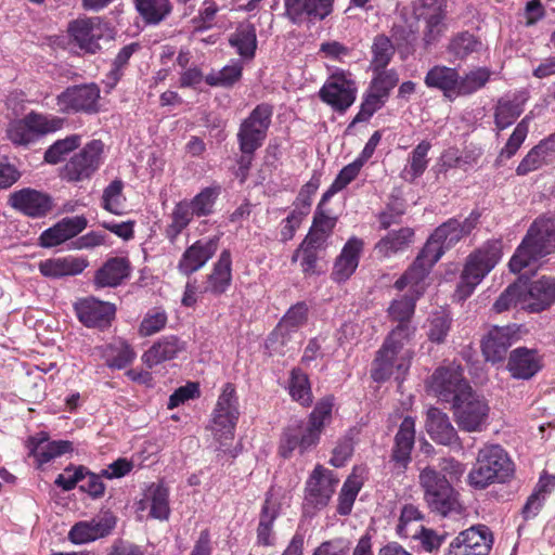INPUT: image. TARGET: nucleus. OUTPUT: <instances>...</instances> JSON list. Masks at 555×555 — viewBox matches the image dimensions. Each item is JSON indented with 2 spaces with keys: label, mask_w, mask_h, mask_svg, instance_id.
<instances>
[{
  "label": "nucleus",
  "mask_w": 555,
  "mask_h": 555,
  "mask_svg": "<svg viewBox=\"0 0 555 555\" xmlns=\"http://www.w3.org/2000/svg\"><path fill=\"white\" fill-rule=\"evenodd\" d=\"M514 473V463L501 446H485L468 473L467 482L476 490H483L493 483L508 482Z\"/></svg>",
  "instance_id": "nucleus-1"
},
{
  "label": "nucleus",
  "mask_w": 555,
  "mask_h": 555,
  "mask_svg": "<svg viewBox=\"0 0 555 555\" xmlns=\"http://www.w3.org/2000/svg\"><path fill=\"white\" fill-rule=\"evenodd\" d=\"M554 250L555 219L535 220L512 256L509 270L518 273Z\"/></svg>",
  "instance_id": "nucleus-2"
},
{
  "label": "nucleus",
  "mask_w": 555,
  "mask_h": 555,
  "mask_svg": "<svg viewBox=\"0 0 555 555\" xmlns=\"http://www.w3.org/2000/svg\"><path fill=\"white\" fill-rule=\"evenodd\" d=\"M502 255L500 241H489L470 254L454 292V298L457 301H465L482 279L499 263Z\"/></svg>",
  "instance_id": "nucleus-3"
},
{
  "label": "nucleus",
  "mask_w": 555,
  "mask_h": 555,
  "mask_svg": "<svg viewBox=\"0 0 555 555\" xmlns=\"http://www.w3.org/2000/svg\"><path fill=\"white\" fill-rule=\"evenodd\" d=\"M479 219L480 212L477 209L472 210L463 221L457 218H450L435 229L420 253L435 264L447 249H450L472 233Z\"/></svg>",
  "instance_id": "nucleus-4"
},
{
  "label": "nucleus",
  "mask_w": 555,
  "mask_h": 555,
  "mask_svg": "<svg viewBox=\"0 0 555 555\" xmlns=\"http://www.w3.org/2000/svg\"><path fill=\"white\" fill-rule=\"evenodd\" d=\"M418 480L424 501L431 512L443 517L457 512L459 493L444 475L431 466H426L421 470Z\"/></svg>",
  "instance_id": "nucleus-5"
},
{
  "label": "nucleus",
  "mask_w": 555,
  "mask_h": 555,
  "mask_svg": "<svg viewBox=\"0 0 555 555\" xmlns=\"http://www.w3.org/2000/svg\"><path fill=\"white\" fill-rule=\"evenodd\" d=\"M105 160V145L102 140L93 139L70 156L61 170L62 180L79 183L90 180Z\"/></svg>",
  "instance_id": "nucleus-6"
},
{
  "label": "nucleus",
  "mask_w": 555,
  "mask_h": 555,
  "mask_svg": "<svg viewBox=\"0 0 555 555\" xmlns=\"http://www.w3.org/2000/svg\"><path fill=\"white\" fill-rule=\"evenodd\" d=\"M338 482L339 479L332 470L322 465H317L305 483L304 515L313 517L318 512L325 508L335 493Z\"/></svg>",
  "instance_id": "nucleus-7"
},
{
  "label": "nucleus",
  "mask_w": 555,
  "mask_h": 555,
  "mask_svg": "<svg viewBox=\"0 0 555 555\" xmlns=\"http://www.w3.org/2000/svg\"><path fill=\"white\" fill-rule=\"evenodd\" d=\"M273 116V106L260 103L244 118L236 134L241 152L257 151L268 135Z\"/></svg>",
  "instance_id": "nucleus-8"
},
{
  "label": "nucleus",
  "mask_w": 555,
  "mask_h": 555,
  "mask_svg": "<svg viewBox=\"0 0 555 555\" xmlns=\"http://www.w3.org/2000/svg\"><path fill=\"white\" fill-rule=\"evenodd\" d=\"M455 423L467 433L481 431L489 416L490 408L487 400L476 393L473 388L452 404Z\"/></svg>",
  "instance_id": "nucleus-9"
},
{
  "label": "nucleus",
  "mask_w": 555,
  "mask_h": 555,
  "mask_svg": "<svg viewBox=\"0 0 555 555\" xmlns=\"http://www.w3.org/2000/svg\"><path fill=\"white\" fill-rule=\"evenodd\" d=\"M358 87L351 73L336 70L319 90L321 101L337 113H345L356 101Z\"/></svg>",
  "instance_id": "nucleus-10"
},
{
  "label": "nucleus",
  "mask_w": 555,
  "mask_h": 555,
  "mask_svg": "<svg viewBox=\"0 0 555 555\" xmlns=\"http://www.w3.org/2000/svg\"><path fill=\"white\" fill-rule=\"evenodd\" d=\"M212 430L222 438H233L240 418L238 396L234 384L223 385L212 414Z\"/></svg>",
  "instance_id": "nucleus-11"
},
{
  "label": "nucleus",
  "mask_w": 555,
  "mask_h": 555,
  "mask_svg": "<svg viewBox=\"0 0 555 555\" xmlns=\"http://www.w3.org/2000/svg\"><path fill=\"white\" fill-rule=\"evenodd\" d=\"M107 29V23L100 16L79 17L70 21L67 26L70 41L89 54L101 50L100 40Z\"/></svg>",
  "instance_id": "nucleus-12"
},
{
  "label": "nucleus",
  "mask_w": 555,
  "mask_h": 555,
  "mask_svg": "<svg viewBox=\"0 0 555 555\" xmlns=\"http://www.w3.org/2000/svg\"><path fill=\"white\" fill-rule=\"evenodd\" d=\"M73 309L78 321L87 328L104 331L116 315V306L94 296L78 298Z\"/></svg>",
  "instance_id": "nucleus-13"
},
{
  "label": "nucleus",
  "mask_w": 555,
  "mask_h": 555,
  "mask_svg": "<svg viewBox=\"0 0 555 555\" xmlns=\"http://www.w3.org/2000/svg\"><path fill=\"white\" fill-rule=\"evenodd\" d=\"M100 88L95 83H86L66 88L56 96L60 112L65 114L99 112Z\"/></svg>",
  "instance_id": "nucleus-14"
},
{
  "label": "nucleus",
  "mask_w": 555,
  "mask_h": 555,
  "mask_svg": "<svg viewBox=\"0 0 555 555\" xmlns=\"http://www.w3.org/2000/svg\"><path fill=\"white\" fill-rule=\"evenodd\" d=\"M8 204L18 214L31 219L44 218L54 206L49 193L29 186L12 192Z\"/></svg>",
  "instance_id": "nucleus-15"
},
{
  "label": "nucleus",
  "mask_w": 555,
  "mask_h": 555,
  "mask_svg": "<svg viewBox=\"0 0 555 555\" xmlns=\"http://www.w3.org/2000/svg\"><path fill=\"white\" fill-rule=\"evenodd\" d=\"M428 388L440 401L453 404L460 395L466 393L472 387L459 366H441L433 373Z\"/></svg>",
  "instance_id": "nucleus-16"
},
{
  "label": "nucleus",
  "mask_w": 555,
  "mask_h": 555,
  "mask_svg": "<svg viewBox=\"0 0 555 555\" xmlns=\"http://www.w3.org/2000/svg\"><path fill=\"white\" fill-rule=\"evenodd\" d=\"M494 539L486 525H474L461 531L450 543L448 555H489Z\"/></svg>",
  "instance_id": "nucleus-17"
},
{
  "label": "nucleus",
  "mask_w": 555,
  "mask_h": 555,
  "mask_svg": "<svg viewBox=\"0 0 555 555\" xmlns=\"http://www.w3.org/2000/svg\"><path fill=\"white\" fill-rule=\"evenodd\" d=\"M335 0H284V16L294 25L324 21L334 11Z\"/></svg>",
  "instance_id": "nucleus-18"
},
{
  "label": "nucleus",
  "mask_w": 555,
  "mask_h": 555,
  "mask_svg": "<svg viewBox=\"0 0 555 555\" xmlns=\"http://www.w3.org/2000/svg\"><path fill=\"white\" fill-rule=\"evenodd\" d=\"M411 353L398 354L380 347L372 362L371 377L376 383H383L395 377L402 380L411 366Z\"/></svg>",
  "instance_id": "nucleus-19"
},
{
  "label": "nucleus",
  "mask_w": 555,
  "mask_h": 555,
  "mask_svg": "<svg viewBox=\"0 0 555 555\" xmlns=\"http://www.w3.org/2000/svg\"><path fill=\"white\" fill-rule=\"evenodd\" d=\"M522 292V310L538 313L546 310L555 302V278L542 276L528 282L519 279Z\"/></svg>",
  "instance_id": "nucleus-20"
},
{
  "label": "nucleus",
  "mask_w": 555,
  "mask_h": 555,
  "mask_svg": "<svg viewBox=\"0 0 555 555\" xmlns=\"http://www.w3.org/2000/svg\"><path fill=\"white\" fill-rule=\"evenodd\" d=\"M219 241L220 236L215 235L194 242L183 251L177 266L178 271L185 276H190L202 269L216 254Z\"/></svg>",
  "instance_id": "nucleus-21"
},
{
  "label": "nucleus",
  "mask_w": 555,
  "mask_h": 555,
  "mask_svg": "<svg viewBox=\"0 0 555 555\" xmlns=\"http://www.w3.org/2000/svg\"><path fill=\"white\" fill-rule=\"evenodd\" d=\"M87 224L83 216L65 217L40 234L39 245L44 248L56 247L81 233Z\"/></svg>",
  "instance_id": "nucleus-22"
},
{
  "label": "nucleus",
  "mask_w": 555,
  "mask_h": 555,
  "mask_svg": "<svg viewBox=\"0 0 555 555\" xmlns=\"http://www.w3.org/2000/svg\"><path fill=\"white\" fill-rule=\"evenodd\" d=\"M281 503L274 498L273 490L267 492L256 529V545L270 547L275 545L274 522L280 515Z\"/></svg>",
  "instance_id": "nucleus-23"
},
{
  "label": "nucleus",
  "mask_w": 555,
  "mask_h": 555,
  "mask_svg": "<svg viewBox=\"0 0 555 555\" xmlns=\"http://www.w3.org/2000/svg\"><path fill=\"white\" fill-rule=\"evenodd\" d=\"M29 455L34 456L40 465L47 464L52 460L73 452V443L68 440L49 441V435L40 431L27 440Z\"/></svg>",
  "instance_id": "nucleus-24"
},
{
  "label": "nucleus",
  "mask_w": 555,
  "mask_h": 555,
  "mask_svg": "<svg viewBox=\"0 0 555 555\" xmlns=\"http://www.w3.org/2000/svg\"><path fill=\"white\" fill-rule=\"evenodd\" d=\"M415 442V422L406 416L400 424L395 436V443L391 450L390 462L403 472L411 462V452Z\"/></svg>",
  "instance_id": "nucleus-25"
},
{
  "label": "nucleus",
  "mask_w": 555,
  "mask_h": 555,
  "mask_svg": "<svg viewBox=\"0 0 555 555\" xmlns=\"http://www.w3.org/2000/svg\"><path fill=\"white\" fill-rule=\"evenodd\" d=\"M363 249V241L349 238L335 260L331 278L336 283H344L356 272Z\"/></svg>",
  "instance_id": "nucleus-26"
},
{
  "label": "nucleus",
  "mask_w": 555,
  "mask_h": 555,
  "mask_svg": "<svg viewBox=\"0 0 555 555\" xmlns=\"http://www.w3.org/2000/svg\"><path fill=\"white\" fill-rule=\"evenodd\" d=\"M89 266L85 257L65 256L49 258L38 263V270L44 278L59 280L66 276H75L83 272Z\"/></svg>",
  "instance_id": "nucleus-27"
},
{
  "label": "nucleus",
  "mask_w": 555,
  "mask_h": 555,
  "mask_svg": "<svg viewBox=\"0 0 555 555\" xmlns=\"http://www.w3.org/2000/svg\"><path fill=\"white\" fill-rule=\"evenodd\" d=\"M529 94L526 90H519L504 95L498 100L494 107V124L499 130L512 126L525 109Z\"/></svg>",
  "instance_id": "nucleus-28"
},
{
  "label": "nucleus",
  "mask_w": 555,
  "mask_h": 555,
  "mask_svg": "<svg viewBox=\"0 0 555 555\" xmlns=\"http://www.w3.org/2000/svg\"><path fill=\"white\" fill-rule=\"evenodd\" d=\"M515 338V331L512 326H494L481 343V350L487 361L492 363L502 362Z\"/></svg>",
  "instance_id": "nucleus-29"
},
{
  "label": "nucleus",
  "mask_w": 555,
  "mask_h": 555,
  "mask_svg": "<svg viewBox=\"0 0 555 555\" xmlns=\"http://www.w3.org/2000/svg\"><path fill=\"white\" fill-rule=\"evenodd\" d=\"M232 284V255L230 249H223L207 275L206 285L201 293L214 296L223 295Z\"/></svg>",
  "instance_id": "nucleus-30"
},
{
  "label": "nucleus",
  "mask_w": 555,
  "mask_h": 555,
  "mask_svg": "<svg viewBox=\"0 0 555 555\" xmlns=\"http://www.w3.org/2000/svg\"><path fill=\"white\" fill-rule=\"evenodd\" d=\"M542 369V360L538 351L519 347L508 357L507 370L516 379H530Z\"/></svg>",
  "instance_id": "nucleus-31"
},
{
  "label": "nucleus",
  "mask_w": 555,
  "mask_h": 555,
  "mask_svg": "<svg viewBox=\"0 0 555 555\" xmlns=\"http://www.w3.org/2000/svg\"><path fill=\"white\" fill-rule=\"evenodd\" d=\"M115 526L116 520L111 515L90 521H80L72 527L68 539L75 544L92 542L108 535Z\"/></svg>",
  "instance_id": "nucleus-32"
},
{
  "label": "nucleus",
  "mask_w": 555,
  "mask_h": 555,
  "mask_svg": "<svg viewBox=\"0 0 555 555\" xmlns=\"http://www.w3.org/2000/svg\"><path fill=\"white\" fill-rule=\"evenodd\" d=\"M426 429L431 439L437 443L448 447L460 446L459 435L451 424L449 416L438 408L428 409Z\"/></svg>",
  "instance_id": "nucleus-33"
},
{
  "label": "nucleus",
  "mask_w": 555,
  "mask_h": 555,
  "mask_svg": "<svg viewBox=\"0 0 555 555\" xmlns=\"http://www.w3.org/2000/svg\"><path fill=\"white\" fill-rule=\"evenodd\" d=\"M183 349L184 344L177 336H164L143 353L142 361L149 369H152L175 359Z\"/></svg>",
  "instance_id": "nucleus-34"
},
{
  "label": "nucleus",
  "mask_w": 555,
  "mask_h": 555,
  "mask_svg": "<svg viewBox=\"0 0 555 555\" xmlns=\"http://www.w3.org/2000/svg\"><path fill=\"white\" fill-rule=\"evenodd\" d=\"M130 273V264L128 259L124 257L109 258L104 264L96 270L94 274V285L98 288L116 287Z\"/></svg>",
  "instance_id": "nucleus-35"
},
{
  "label": "nucleus",
  "mask_w": 555,
  "mask_h": 555,
  "mask_svg": "<svg viewBox=\"0 0 555 555\" xmlns=\"http://www.w3.org/2000/svg\"><path fill=\"white\" fill-rule=\"evenodd\" d=\"M457 69L446 65H435L426 73L424 83L429 89L442 92L448 99L456 96Z\"/></svg>",
  "instance_id": "nucleus-36"
},
{
  "label": "nucleus",
  "mask_w": 555,
  "mask_h": 555,
  "mask_svg": "<svg viewBox=\"0 0 555 555\" xmlns=\"http://www.w3.org/2000/svg\"><path fill=\"white\" fill-rule=\"evenodd\" d=\"M333 406V396H326L317 402L312 412L309 414L307 425L304 426L308 431L307 441H320L324 427L332 422Z\"/></svg>",
  "instance_id": "nucleus-37"
},
{
  "label": "nucleus",
  "mask_w": 555,
  "mask_h": 555,
  "mask_svg": "<svg viewBox=\"0 0 555 555\" xmlns=\"http://www.w3.org/2000/svg\"><path fill=\"white\" fill-rule=\"evenodd\" d=\"M229 44L243 60H253L258 47L255 25L251 23L238 24L229 36Z\"/></svg>",
  "instance_id": "nucleus-38"
},
{
  "label": "nucleus",
  "mask_w": 555,
  "mask_h": 555,
  "mask_svg": "<svg viewBox=\"0 0 555 555\" xmlns=\"http://www.w3.org/2000/svg\"><path fill=\"white\" fill-rule=\"evenodd\" d=\"M308 436V431L301 425H292L288 426L282 434L279 444V454L288 459L292 456L295 450H299L300 454L306 453L307 451L314 448L319 442L318 441H307L306 438Z\"/></svg>",
  "instance_id": "nucleus-39"
},
{
  "label": "nucleus",
  "mask_w": 555,
  "mask_h": 555,
  "mask_svg": "<svg viewBox=\"0 0 555 555\" xmlns=\"http://www.w3.org/2000/svg\"><path fill=\"white\" fill-rule=\"evenodd\" d=\"M134 7L146 25L156 26L172 12L170 0H134Z\"/></svg>",
  "instance_id": "nucleus-40"
},
{
  "label": "nucleus",
  "mask_w": 555,
  "mask_h": 555,
  "mask_svg": "<svg viewBox=\"0 0 555 555\" xmlns=\"http://www.w3.org/2000/svg\"><path fill=\"white\" fill-rule=\"evenodd\" d=\"M194 217L189 204H186V199L176 203L169 215L170 222L165 228L166 238L171 244H175L181 233L190 225Z\"/></svg>",
  "instance_id": "nucleus-41"
},
{
  "label": "nucleus",
  "mask_w": 555,
  "mask_h": 555,
  "mask_svg": "<svg viewBox=\"0 0 555 555\" xmlns=\"http://www.w3.org/2000/svg\"><path fill=\"white\" fill-rule=\"evenodd\" d=\"M242 60L232 59L219 70H211L205 76V82L214 88H232L238 82L243 75Z\"/></svg>",
  "instance_id": "nucleus-42"
},
{
  "label": "nucleus",
  "mask_w": 555,
  "mask_h": 555,
  "mask_svg": "<svg viewBox=\"0 0 555 555\" xmlns=\"http://www.w3.org/2000/svg\"><path fill=\"white\" fill-rule=\"evenodd\" d=\"M221 194L219 184H211L202 189L191 199H186L190 209L196 218L209 217L215 212L216 203Z\"/></svg>",
  "instance_id": "nucleus-43"
},
{
  "label": "nucleus",
  "mask_w": 555,
  "mask_h": 555,
  "mask_svg": "<svg viewBox=\"0 0 555 555\" xmlns=\"http://www.w3.org/2000/svg\"><path fill=\"white\" fill-rule=\"evenodd\" d=\"M413 235L414 231L411 228L390 231L376 243L375 250L383 257H390L398 251L404 250L412 242Z\"/></svg>",
  "instance_id": "nucleus-44"
},
{
  "label": "nucleus",
  "mask_w": 555,
  "mask_h": 555,
  "mask_svg": "<svg viewBox=\"0 0 555 555\" xmlns=\"http://www.w3.org/2000/svg\"><path fill=\"white\" fill-rule=\"evenodd\" d=\"M431 149L429 141L420 142L411 152L408 158V165L402 171V178L408 182H414L427 169L429 159L427 158L428 152Z\"/></svg>",
  "instance_id": "nucleus-45"
},
{
  "label": "nucleus",
  "mask_w": 555,
  "mask_h": 555,
  "mask_svg": "<svg viewBox=\"0 0 555 555\" xmlns=\"http://www.w3.org/2000/svg\"><path fill=\"white\" fill-rule=\"evenodd\" d=\"M150 504V516L158 520H167L170 516L169 490L163 483H152L145 494Z\"/></svg>",
  "instance_id": "nucleus-46"
},
{
  "label": "nucleus",
  "mask_w": 555,
  "mask_h": 555,
  "mask_svg": "<svg viewBox=\"0 0 555 555\" xmlns=\"http://www.w3.org/2000/svg\"><path fill=\"white\" fill-rule=\"evenodd\" d=\"M103 357L108 367L122 370L135 358L133 348L126 340H117L105 347Z\"/></svg>",
  "instance_id": "nucleus-47"
},
{
  "label": "nucleus",
  "mask_w": 555,
  "mask_h": 555,
  "mask_svg": "<svg viewBox=\"0 0 555 555\" xmlns=\"http://www.w3.org/2000/svg\"><path fill=\"white\" fill-rule=\"evenodd\" d=\"M288 392L292 399L302 406H310L313 402L311 385L308 375L299 367L291 371Z\"/></svg>",
  "instance_id": "nucleus-48"
},
{
  "label": "nucleus",
  "mask_w": 555,
  "mask_h": 555,
  "mask_svg": "<svg viewBox=\"0 0 555 555\" xmlns=\"http://www.w3.org/2000/svg\"><path fill=\"white\" fill-rule=\"evenodd\" d=\"M433 267L434 264L420 253L411 267L396 281L395 287L399 291L409 285L417 288Z\"/></svg>",
  "instance_id": "nucleus-49"
},
{
  "label": "nucleus",
  "mask_w": 555,
  "mask_h": 555,
  "mask_svg": "<svg viewBox=\"0 0 555 555\" xmlns=\"http://www.w3.org/2000/svg\"><path fill=\"white\" fill-rule=\"evenodd\" d=\"M82 137L73 133L64 139L53 142L44 152L43 159L47 164L57 165L65 159L67 155L81 145Z\"/></svg>",
  "instance_id": "nucleus-50"
},
{
  "label": "nucleus",
  "mask_w": 555,
  "mask_h": 555,
  "mask_svg": "<svg viewBox=\"0 0 555 555\" xmlns=\"http://www.w3.org/2000/svg\"><path fill=\"white\" fill-rule=\"evenodd\" d=\"M490 76L491 72L487 67L475 68L464 76H460L457 73L456 96L470 95L477 92L487 85Z\"/></svg>",
  "instance_id": "nucleus-51"
},
{
  "label": "nucleus",
  "mask_w": 555,
  "mask_h": 555,
  "mask_svg": "<svg viewBox=\"0 0 555 555\" xmlns=\"http://www.w3.org/2000/svg\"><path fill=\"white\" fill-rule=\"evenodd\" d=\"M373 77L369 89L388 101L391 91L399 82V73L395 68H371Z\"/></svg>",
  "instance_id": "nucleus-52"
},
{
  "label": "nucleus",
  "mask_w": 555,
  "mask_h": 555,
  "mask_svg": "<svg viewBox=\"0 0 555 555\" xmlns=\"http://www.w3.org/2000/svg\"><path fill=\"white\" fill-rule=\"evenodd\" d=\"M416 327L412 323L399 324L387 335L382 347L393 351L398 354L411 353L410 349H404V346L412 339Z\"/></svg>",
  "instance_id": "nucleus-53"
},
{
  "label": "nucleus",
  "mask_w": 555,
  "mask_h": 555,
  "mask_svg": "<svg viewBox=\"0 0 555 555\" xmlns=\"http://www.w3.org/2000/svg\"><path fill=\"white\" fill-rule=\"evenodd\" d=\"M308 317V306L306 302H297L292 306L275 327L273 335H286L296 332L302 326Z\"/></svg>",
  "instance_id": "nucleus-54"
},
{
  "label": "nucleus",
  "mask_w": 555,
  "mask_h": 555,
  "mask_svg": "<svg viewBox=\"0 0 555 555\" xmlns=\"http://www.w3.org/2000/svg\"><path fill=\"white\" fill-rule=\"evenodd\" d=\"M481 48V42L477 37L468 31H463L454 36L449 46L448 52L455 60H465L473 52H477Z\"/></svg>",
  "instance_id": "nucleus-55"
},
{
  "label": "nucleus",
  "mask_w": 555,
  "mask_h": 555,
  "mask_svg": "<svg viewBox=\"0 0 555 555\" xmlns=\"http://www.w3.org/2000/svg\"><path fill=\"white\" fill-rule=\"evenodd\" d=\"M451 324L452 318L447 310L440 309L431 312L428 318V339L437 344L444 341Z\"/></svg>",
  "instance_id": "nucleus-56"
},
{
  "label": "nucleus",
  "mask_w": 555,
  "mask_h": 555,
  "mask_svg": "<svg viewBox=\"0 0 555 555\" xmlns=\"http://www.w3.org/2000/svg\"><path fill=\"white\" fill-rule=\"evenodd\" d=\"M396 48L386 35H377L372 44L371 68H386L390 63Z\"/></svg>",
  "instance_id": "nucleus-57"
},
{
  "label": "nucleus",
  "mask_w": 555,
  "mask_h": 555,
  "mask_svg": "<svg viewBox=\"0 0 555 555\" xmlns=\"http://www.w3.org/2000/svg\"><path fill=\"white\" fill-rule=\"evenodd\" d=\"M27 120L31 125L37 139L40 135L54 133L61 130L65 124V118L63 117L36 112L28 113Z\"/></svg>",
  "instance_id": "nucleus-58"
},
{
  "label": "nucleus",
  "mask_w": 555,
  "mask_h": 555,
  "mask_svg": "<svg viewBox=\"0 0 555 555\" xmlns=\"http://www.w3.org/2000/svg\"><path fill=\"white\" fill-rule=\"evenodd\" d=\"M362 488V482L356 477H348L338 494L337 513L347 516L351 513L354 501Z\"/></svg>",
  "instance_id": "nucleus-59"
},
{
  "label": "nucleus",
  "mask_w": 555,
  "mask_h": 555,
  "mask_svg": "<svg viewBox=\"0 0 555 555\" xmlns=\"http://www.w3.org/2000/svg\"><path fill=\"white\" fill-rule=\"evenodd\" d=\"M417 298L418 296L403 295L398 299H393L388 308L390 319L399 324L411 323Z\"/></svg>",
  "instance_id": "nucleus-60"
},
{
  "label": "nucleus",
  "mask_w": 555,
  "mask_h": 555,
  "mask_svg": "<svg viewBox=\"0 0 555 555\" xmlns=\"http://www.w3.org/2000/svg\"><path fill=\"white\" fill-rule=\"evenodd\" d=\"M386 102L387 101L385 99L367 89L363 94L360 109L350 122L349 128L356 124L369 121L372 116L386 104Z\"/></svg>",
  "instance_id": "nucleus-61"
},
{
  "label": "nucleus",
  "mask_w": 555,
  "mask_h": 555,
  "mask_svg": "<svg viewBox=\"0 0 555 555\" xmlns=\"http://www.w3.org/2000/svg\"><path fill=\"white\" fill-rule=\"evenodd\" d=\"M7 135L14 145L18 146L29 145L37 140L33 127L27 120V115L22 119L11 122L8 127Z\"/></svg>",
  "instance_id": "nucleus-62"
},
{
  "label": "nucleus",
  "mask_w": 555,
  "mask_h": 555,
  "mask_svg": "<svg viewBox=\"0 0 555 555\" xmlns=\"http://www.w3.org/2000/svg\"><path fill=\"white\" fill-rule=\"evenodd\" d=\"M424 519V515L417 506L413 504H405L401 508L396 532L400 538H411L414 533L412 526L421 522Z\"/></svg>",
  "instance_id": "nucleus-63"
},
{
  "label": "nucleus",
  "mask_w": 555,
  "mask_h": 555,
  "mask_svg": "<svg viewBox=\"0 0 555 555\" xmlns=\"http://www.w3.org/2000/svg\"><path fill=\"white\" fill-rule=\"evenodd\" d=\"M530 120L531 117L527 115L517 124L506 144L501 150L500 157L509 159L517 153L528 135Z\"/></svg>",
  "instance_id": "nucleus-64"
}]
</instances>
